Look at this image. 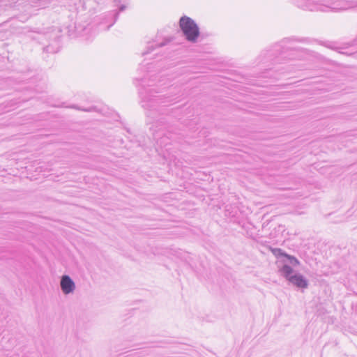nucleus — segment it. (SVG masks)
I'll use <instances>...</instances> for the list:
<instances>
[{"mask_svg":"<svg viewBox=\"0 0 357 357\" xmlns=\"http://www.w3.org/2000/svg\"><path fill=\"white\" fill-rule=\"evenodd\" d=\"M174 99L169 96L166 97L162 95H155L151 91L148 95L144 97L142 107L149 110L146 114L147 116L155 119L156 117L155 113L163 114V107L167 106Z\"/></svg>","mask_w":357,"mask_h":357,"instance_id":"f257e3e1","label":"nucleus"},{"mask_svg":"<svg viewBox=\"0 0 357 357\" xmlns=\"http://www.w3.org/2000/svg\"><path fill=\"white\" fill-rule=\"evenodd\" d=\"M179 27L186 40L195 43L200 35L197 23L190 17L182 16L179 20Z\"/></svg>","mask_w":357,"mask_h":357,"instance_id":"f03ea898","label":"nucleus"},{"mask_svg":"<svg viewBox=\"0 0 357 357\" xmlns=\"http://www.w3.org/2000/svg\"><path fill=\"white\" fill-rule=\"evenodd\" d=\"M329 1V0H301V2H298V6L310 11H326L327 8H331Z\"/></svg>","mask_w":357,"mask_h":357,"instance_id":"7ed1b4c3","label":"nucleus"},{"mask_svg":"<svg viewBox=\"0 0 357 357\" xmlns=\"http://www.w3.org/2000/svg\"><path fill=\"white\" fill-rule=\"evenodd\" d=\"M60 287L64 294L73 293L75 289V284L73 279L68 275H63L60 281Z\"/></svg>","mask_w":357,"mask_h":357,"instance_id":"20e7f679","label":"nucleus"},{"mask_svg":"<svg viewBox=\"0 0 357 357\" xmlns=\"http://www.w3.org/2000/svg\"><path fill=\"white\" fill-rule=\"evenodd\" d=\"M289 282L300 289H306L309 285L308 280L301 273H294Z\"/></svg>","mask_w":357,"mask_h":357,"instance_id":"39448f33","label":"nucleus"},{"mask_svg":"<svg viewBox=\"0 0 357 357\" xmlns=\"http://www.w3.org/2000/svg\"><path fill=\"white\" fill-rule=\"evenodd\" d=\"M281 275L289 281V279L293 276L294 269L288 264H284L280 269Z\"/></svg>","mask_w":357,"mask_h":357,"instance_id":"423d86ee","label":"nucleus"},{"mask_svg":"<svg viewBox=\"0 0 357 357\" xmlns=\"http://www.w3.org/2000/svg\"><path fill=\"white\" fill-rule=\"evenodd\" d=\"M285 258L287 259L288 262L293 266H297L300 264V261L295 257L288 255H285Z\"/></svg>","mask_w":357,"mask_h":357,"instance_id":"0eeeda50","label":"nucleus"},{"mask_svg":"<svg viewBox=\"0 0 357 357\" xmlns=\"http://www.w3.org/2000/svg\"><path fill=\"white\" fill-rule=\"evenodd\" d=\"M273 253L278 258L285 257V255H287V253L284 252L280 248H275L273 250Z\"/></svg>","mask_w":357,"mask_h":357,"instance_id":"6e6552de","label":"nucleus"},{"mask_svg":"<svg viewBox=\"0 0 357 357\" xmlns=\"http://www.w3.org/2000/svg\"><path fill=\"white\" fill-rule=\"evenodd\" d=\"M70 107L71 108H75V109H79V110L84 111V112H92L94 109L93 107L88 108V109H82V108L78 107L76 105H72V106H70Z\"/></svg>","mask_w":357,"mask_h":357,"instance_id":"1a4fd4ad","label":"nucleus"},{"mask_svg":"<svg viewBox=\"0 0 357 357\" xmlns=\"http://www.w3.org/2000/svg\"><path fill=\"white\" fill-rule=\"evenodd\" d=\"M171 41L170 39H165L163 42L160 43H158L155 45V47H163L165 45H166L168 43H169Z\"/></svg>","mask_w":357,"mask_h":357,"instance_id":"9d476101","label":"nucleus"},{"mask_svg":"<svg viewBox=\"0 0 357 357\" xmlns=\"http://www.w3.org/2000/svg\"><path fill=\"white\" fill-rule=\"evenodd\" d=\"M147 49H148L147 51L143 52L142 55H146V54L150 53L151 51H153L155 49V47L153 45H149L147 47Z\"/></svg>","mask_w":357,"mask_h":357,"instance_id":"9b49d317","label":"nucleus"},{"mask_svg":"<svg viewBox=\"0 0 357 357\" xmlns=\"http://www.w3.org/2000/svg\"><path fill=\"white\" fill-rule=\"evenodd\" d=\"M348 2L352 3L351 7H352V8L357 7V0H356L355 1H352L351 0H348Z\"/></svg>","mask_w":357,"mask_h":357,"instance_id":"f8f14e48","label":"nucleus"},{"mask_svg":"<svg viewBox=\"0 0 357 357\" xmlns=\"http://www.w3.org/2000/svg\"><path fill=\"white\" fill-rule=\"evenodd\" d=\"M280 48H281V45H278V44H277V45H275L274 46V50H273V51H274V52H278V51L280 50Z\"/></svg>","mask_w":357,"mask_h":357,"instance_id":"ddd939ff","label":"nucleus"},{"mask_svg":"<svg viewBox=\"0 0 357 357\" xmlns=\"http://www.w3.org/2000/svg\"><path fill=\"white\" fill-rule=\"evenodd\" d=\"M125 9H126V6H125V5H121V6L119 7V12H122V11H123Z\"/></svg>","mask_w":357,"mask_h":357,"instance_id":"4468645a","label":"nucleus"},{"mask_svg":"<svg viewBox=\"0 0 357 357\" xmlns=\"http://www.w3.org/2000/svg\"><path fill=\"white\" fill-rule=\"evenodd\" d=\"M44 50L46 51V52H50V46H47V47H44Z\"/></svg>","mask_w":357,"mask_h":357,"instance_id":"2eb2a0df","label":"nucleus"},{"mask_svg":"<svg viewBox=\"0 0 357 357\" xmlns=\"http://www.w3.org/2000/svg\"><path fill=\"white\" fill-rule=\"evenodd\" d=\"M272 56H273V54L270 52V53H269V55H268V57H269V59H269V60H271V61H273V59L272 58Z\"/></svg>","mask_w":357,"mask_h":357,"instance_id":"dca6fc26","label":"nucleus"},{"mask_svg":"<svg viewBox=\"0 0 357 357\" xmlns=\"http://www.w3.org/2000/svg\"><path fill=\"white\" fill-rule=\"evenodd\" d=\"M118 16H119V12H116V13H115V19H114V21H116V19H117Z\"/></svg>","mask_w":357,"mask_h":357,"instance_id":"f3484780","label":"nucleus"}]
</instances>
